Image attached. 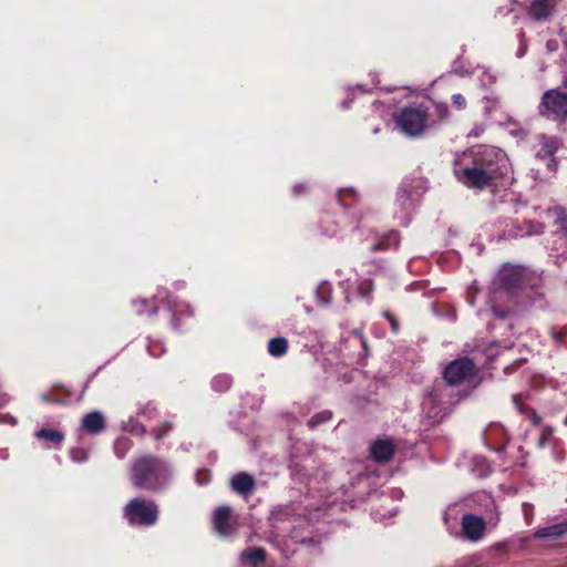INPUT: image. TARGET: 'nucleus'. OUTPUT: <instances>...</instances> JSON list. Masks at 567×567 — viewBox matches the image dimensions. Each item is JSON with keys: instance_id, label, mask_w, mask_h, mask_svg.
<instances>
[{"instance_id": "obj_14", "label": "nucleus", "mask_w": 567, "mask_h": 567, "mask_svg": "<svg viewBox=\"0 0 567 567\" xmlns=\"http://www.w3.org/2000/svg\"><path fill=\"white\" fill-rule=\"evenodd\" d=\"M553 9L554 2L551 0H534L529 13L534 19L543 20L550 16Z\"/></svg>"}, {"instance_id": "obj_2", "label": "nucleus", "mask_w": 567, "mask_h": 567, "mask_svg": "<svg viewBox=\"0 0 567 567\" xmlns=\"http://www.w3.org/2000/svg\"><path fill=\"white\" fill-rule=\"evenodd\" d=\"M171 477L168 466L151 456L136 461L132 470V482L136 487L155 489L164 485Z\"/></svg>"}, {"instance_id": "obj_17", "label": "nucleus", "mask_w": 567, "mask_h": 567, "mask_svg": "<svg viewBox=\"0 0 567 567\" xmlns=\"http://www.w3.org/2000/svg\"><path fill=\"white\" fill-rule=\"evenodd\" d=\"M288 343L285 338L271 339L268 343V351L274 357L284 355L287 352Z\"/></svg>"}, {"instance_id": "obj_7", "label": "nucleus", "mask_w": 567, "mask_h": 567, "mask_svg": "<svg viewBox=\"0 0 567 567\" xmlns=\"http://www.w3.org/2000/svg\"><path fill=\"white\" fill-rule=\"evenodd\" d=\"M527 276V270L519 266L505 265L498 272V282L507 289L520 287Z\"/></svg>"}, {"instance_id": "obj_10", "label": "nucleus", "mask_w": 567, "mask_h": 567, "mask_svg": "<svg viewBox=\"0 0 567 567\" xmlns=\"http://www.w3.org/2000/svg\"><path fill=\"white\" fill-rule=\"evenodd\" d=\"M394 453V445L390 440H379L371 446L372 457L380 463L391 460Z\"/></svg>"}, {"instance_id": "obj_15", "label": "nucleus", "mask_w": 567, "mask_h": 567, "mask_svg": "<svg viewBox=\"0 0 567 567\" xmlns=\"http://www.w3.org/2000/svg\"><path fill=\"white\" fill-rule=\"evenodd\" d=\"M566 533H567V522L557 524V525H551V526L544 527V528H539L535 532V536L537 538H547V537L558 538Z\"/></svg>"}, {"instance_id": "obj_18", "label": "nucleus", "mask_w": 567, "mask_h": 567, "mask_svg": "<svg viewBox=\"0 0 567 567\" xmlns=\"http://www.w3.org/2000/svg\"><path fill=\"white\" fill-rule=\"evenodd\" d=\"M35 436L40 440H48L56 445H60L64 439V435L55 430L41 429L35 433Z\"/></svg>"}, {"instance_id": "obj_20", "label": "nucleus", "mask_w": 567, "mask_h": 567, "mask_svg": "<svg viewBox=\"0 0 567 567\" xmlns=\"http://www.w3.org/2000/svg\"><path fill=\"white\" fill-rule=\"evenodd\" d=\"M214 386L218 391H225L230 386V379L228 377H218L214 380Z\"/></svg>"}, {"instance_id": "obj_30", "label": "nucleus", "mask_w": 567, "mask_h": 567, "mask_svg": "<svg viewBox=\"0 0 567 567\" xmlns=\"http://www.w3.org/2000/svg\"><path fill=\"white\" fill-rule=\"evenodd\" d=\"M539 421H540L539 416H538V415H534V417H533V422H534L535 424H538V423H539Z\"/></svg>"}, {"instance_id": "obj_21", "label": "nucleus", "mask_w": 567, "mask_h": 567, "mask_svg": "<svg viewBox=\"0 0 567 567\" xmlns=\"http://www.w3.org/2000/svg\"><path fill=\"white\" fill-rule=\"evenodd\" d=\"M452 102L457 110H464L466 107V100L460 93L453 94Z\"/></svg>"}, {"instance_id": "obj_5", "label": "nucleus", "mask_w": 567, "mask_h": 567, "mask_svg": "<svg viewBox=\"0 0 567 567\" xmlns=\"http://www.w3.org/2000/svg\"><path fill=\"white\" fill-rule=\"evenodd\" d=\"M426 112L420 107H406L396 116V125L409 135L421 134L426 126Z\"/></svg>"}, {"instance_id": "obj_22", "label": "nucleus", "mask_w": 567, "mask_h": 567, "mask_svg": "<svg viewBox=\"0 0 567 567\" xmlns=\"http://www.w3.org/2000/svg\"><path fill=\"white\" fill-rule=\"evenodd\" d=\"M71 457L75 462H82L86 458V454L83 450H73L71 452Z\"/></svg>"}, {"instance_id": "obj_16", "label": "nucleus", "mask_w": 567, "mask_h": 567, "mask_svg": "<svg viewBox=\"0 0 567 567\" xmlns=\"http://www.w3.org/2000/svg\"><path fill=\"white\" fill-rule=\"evenodd\" d=\"M266 553L262 548H254L241 554V560L252 567H257L265 560Z\"/></svg>"}, {"instance_id": "obj_6", "label": "nucleus", "mask_w": 567, "mask_h": 567, "mask_svg": "<svg viewBox=\"0 0 567 567\" xmlns=\"http://www.w3.org/2000/svg\"><path fill=\"white\" fill-rule=\"evenodd\" d=\"M475 365L470 359H460L450 363L444 371V379L449 384H460L473 377Z\"/></svg>"}, {"instance_id": "obj_19", "label": "nucleus", "mask_w": 567, "mask_h": 567, "mask_svg": "<svg viewBox=\"0 0 567 567\" xmlns=\"http://www.w3.org/2000/svg\"><path fill=\"white\" fill-rule=\"evenodd\" d=\"M549 215H550V217L554 218L555 223L557 225H559L564 231H566V235H567V229H566L567 214H566L565 209L561 207H556L553 210H549Z\"/></svg>"}, {"instance_id": "obj_29", "label": "nucleus", "mask_w": 567, "mask_h": 567, "mask_svg": "<svg viewBox=\"0 0 567 567\" xmlns=\"http://www.w3.org/2000/svg\"><path fill=\"white\" fill-rule=\"evenodd\" d=\"M122 444L124 445V444H125V441L117 440V441L115 442V445H114V446H115V450H117V449H118V446H120V445H122Z\"/></svg>"}, {"instance_id": "obj_24", "label": "nucleus", "mask_w": 567, "mask_h": 567, "mask_svg": "<svg viewBox=\"0 0 567 567\" xmlns=\"http://www.w3.org/2000/svg\"><path fill=\"white\" fill-rule=\"evenodd\" d=\"M542 230H543V227L540 225L528 224V229L526 231V235L540 234Z\"/></svg>"}, {"instance_id": "obj_23", "label": "nucleus", "mask_w": 567, "mask_h": 567, "mask_svg": "<svg viewBox=\"0 0 567 567\" xmlns=\"http://www.w3.org/2000/svg\"><path fill=\"white\" fill-rule=\"evenodd\" d=\"M171 429L172 425L169 423H163L162 426L156 432V439H162Z\"/></svg>"}, {"instance_id": "obj_28", "label": "nucleus", "mask_w": 567, "mask_h": 567, "mask_svg": "<svg viewBox=\"0 0 567 567\" xmlns=\"http://www.w3.org/2000/svg\"><path fill=\"white\" fill-rule=\"evenodd\" d=\"M319 422H320V420H317V417H312V419H310V420L308 421V424H309L310 426H315V425H317Z\"/></svg>"}, {"instance_id": "obj_3", "label": "nucleus", "mask_w": 567, "mask_h": 567, "mask_svg": "<svg viewBox=\"0 0 567 567\" xmlns=\"http://www.w3.org/2000/svg\"><path fill=\"white\" fill-rule=\"evenodd\" d=\"M539 113L550 120L565 121L567 118V93L556 89L546 91L542 96Z\"/></svg>"}, {"instance_id": "obj_25", "label": "nucleus", "mask_w": 567, "mask_h": 567, "mask_svg": "<svg viewBox=\"0 0 567 567\" xmlns=\"http://www.w3.org/2000/svg\"><path fill=\"white\" fill-rule=\"evenodd\" d=\"M436 110L440 113L441 117L447 116L449 110L445 104H437Z\"/></svg>"}, {"instance_id": "obj_32", "label": "nucleus", "mask_w": 567, "mask_h": 567, "mask_svg": "<svg viewBox=\"0 0 567 567\" xmlns=\"http://www.w3.org/2000/svg\"><path fill=\"white\" fill-rule=\"evenodd\" d=\"M7 401H8V399H7V398H2V399L0 400V405H1V404H4Z\"/></svg>"}, {"instance_id": "obj_13", "label": "nucleus", "mask_w": 567, "mask_h": 567, "mask_svg": "<svg viewBox=\"0 0 567 567\" xmlns=\"http://www.w3.org/2000/svg\"><path fill=\"white\" fill-rule=\"evenodd\" d=\"M538 141L540 150L537 152V156L542 158L551 157L560 146V142L556 137L540 135Z\"/></svg>"}, {"instance_id": "obj_12", "label": "nucleus", "mask_w": 567, "mask_h": 567, "mask_svg": "<svg viewBox=\"0 0 567 567\" xmlns=\"http://www.w3.org/2000/svg\"><path fill=\"white\" fill-rule=\"evenodd\" d=\"M230 484L236 493L247 495L254 489L255 480L247 473H239L231 478Z\"/></svg>"}, {"instance_id": "obj_31", "label": "nucleus", "mask_w": 567, "mask_h": 567, "mask_svg": "<svg viewBox=\"0 0 567 567\" xmlns=\"http://www.w3.org/2000/svg\"><path fill=\"white\" fill-rule=\"evenodd\" d=\"M563 84L567 89V75L564 78Z\"/></svg>"}, {"instance_id": "obj_26", "label": "nucleus", "mask_w": 567, "mask_h": 567, "mask_svg": "<svg viewBox=\"0 0 567 567\" xmlns=\"http://www.w3.org/2000/svg\"><path fill=\"white\" fill-rule=\"evenodd\" d=\"M386 317L389 318L390 322H391V328L394 332H398L399 330V323L396 322V320L394 318H392L390 315H386Z\"/></svg>"}, {"instance_id": "obj_9", "label": "nucleus", "mask_w": 567, "mask_h": 567, "mask_svg": "<svg viewBox=\"0 0 567 567\" xmlns=\"http://www.w3.org/2000/svg\"><path fill=\"white\" fill-rule=\"evenodd\" d=\"M105 427L104 415L99 411H93L82 417L81 429L90 434H99Z\"/></svg>"}, {"instance_id": "obj_27", "label": "nucleus", "mask_w": 567, "mask_h": 567, "mask_svg": "<svg viewBox=\"0 0 567 567\" xmlns=\"http://www.w3.org/2000/svg\"><path fill=\"white\" fill-rule=\"evenodd\" d=\"M547 166L549 169H556L557 163L554 158H550Z\"/></svg>"}, {"instance_id": "obj_8", "label": "nucleus", "mask_w": 567, "mask_h": 567, "mask_svg": "<svg viewBox=\"0 0 567 567\" xmlns=\"http://www.w3.org/2000/svg\"><path fill=\"white\" fill-rule=\"evenodd\" d=\"M462 530L464 536L473 542L481 539L485 533V522L475 515H465L462 518Z\"/></svg>"}, {"instance_id": "obj_4", "label": "nucleus", "mask_w": 567, "mask_h": 567, "mask_svg": "<svg viewBox=\"0 0 567 567\" xmlns=\"http://www.w3.org/2000/svg\"><path fill=\"white\" fill-rule=\"evenodd\" d=\"M124 515L131 525H153L158 515L157 506L148 501L134 498L124 509Z\"/></svg>"}, {"instance_id": "obj_11", "label": "nucleus", "mask_w": 567, "mask_h": 567, "mask_svg": "<svg viewBox=\"0 0 567 567\" xmlns=\"http://www.w3.org/2000/svg\"><path fill=\"white\" fill-rule=\"evenodd\" d=\"M230 508L219 507L214 513V528L220 536H228L231 534L230 526Z\"/></svg>"}, {"instance_id": "obj_1", "label": "nucleus", "mask_w": 567, "mask_h": 567, "mask_svg": "<svg viewBox=\"0 0 567 567\" xmlns=\"http://www.w3.org/2000/svg\"><path fill=\"white\" fill-rule=\"evenodd\" d=\"M511 172L507 156L495 148L485 147L458 156L454 165L457 179L467 187L483 188Z\"/></svg>"}]
</instances>
